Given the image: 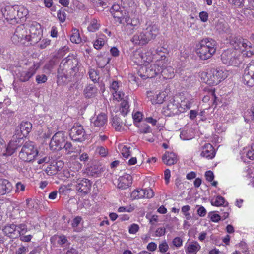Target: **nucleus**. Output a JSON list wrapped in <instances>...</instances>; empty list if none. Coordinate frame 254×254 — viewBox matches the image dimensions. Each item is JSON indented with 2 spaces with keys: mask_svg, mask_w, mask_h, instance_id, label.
I'll return each instance as SVG.
<instances>
[{
  "mask_svg": "<svg viewBox=\"0 0 254 254\" xmlns=\"http://www.w3.org/2000/svg\"><path fill=\"white\" fill-rule=\"evenodd\" d=\"M230 44L232 48L225 50L221 56L222 63L226 65L237 66L241 62L242 57H251L254 53V47L247 40L236 38Z\"/></svg>",
  "mask_w": 254,
  "mask_h": 254,
  "instance_id": "f257e3e1",
  "label": "nucleus"
},
{
  "mask_svg": "<svg viewBox=\"0 0 254 254\" xmlns=\"http://www.w3.org/2000/svg\"><path fill=\"white\" fill-rule=\"evenodd\" d=\"M122 8L125 11L120 10L119 4H114L110 9V12L116 21L120 23L125 20L127 27H131L132 29L138 27L140 25L139 18L135 15L137 5L132 0H122Z\"/></svg>",
  "mask_w": 254,
  "mask_h": 254,
  "instance_id": "f03ea898",
  "label": "nucleus"
},
{
  "mask_svg": "<svg viewBox=\"0 0 254 254\" xmlns=\"http://www.w3.org/2000/svg\"><path fill=\"white\" fill-rule=\"evenodd\" d=\"M160 73L164 79H172L174 77V68L168 65V60H157L151 64L150 68L144 66L139 70L140 76L143 79L153 78Z\"/></svg>",
  "mask_w": 254,
  "mask_h": 254,
  "instance_id": "7ed1b4c3",
  "label": "nucleus"
},
{
  "mask_svg": "<svg viewBox=\"0 0 254 254\" xmlns=\"http://www.w3.org/2000/svg\"><path fill=\"white\" fill-rule=\"evenodd\" d=\"M29 34L24 29L23 26H20L16 29L15 34L13 36L14 39L17 37L21 41L25 39L30 42L31 44H34L38 43L42 35V30L41 26L37 22L34 21L30 24L29 28Z\"/></svg>",
  "mask_w": 254,
  "mask_h": 254,
  "instance_id": "20e7f679",
  "label": "nucleus"
},
{
  "mask_svg": "<svg viewBox=\"0 0 254 254\" xmlns=\"http://www.w3.org/2000/svg\"><path fill=\"white\" fill-rule=\"evenodd\" d=\"M195 51L200 59L202 60L209 59L216 53V43L212 39H203L196 44Z\"/></svg>",
  "mask_w": 254,
  "mask_h": 254,
  "instance_id": "39448f33",
  "label": "nucleus"
},
{
  "mask_svg": "<svg viewBox=\"0 0 254 254\" xmlns=\"http://www.w3.org/2000/svg\"><path fill=\"white\" fill-rule=\"evenodd\" d=\"M131 59L136 64L141 66L138 72L140 76L139 70L142 67L145 66L150 68V66L151 65H150V63L153 61L152 51L149 50L143 53L139 50H136L131 56Z\"/></svg>",
  "mask_w": 254,
  "mask_h": 254,
  "instance_id": "423d86ee",
  "label": "nucleus"
},
{
  "mask_svg": "<svg viewBox=\"0 0 254 254\" xmlns=\"http://www.w3.org/2000/svg\"><path fill=\"white\" fill-rule=\"evenodd\" d=\"M38 154V151L32 142H26L19 153L20 158L24 161L33 160Z\"/></svg>",
  "mask_w": 254,
  "mask_h": 254,
  "instance_id": "0eeeda50",
  "label": "nucleus"
},
{
  "mask_svg": "<svg viewBox=\"0 0 254 254\" xmlns=\"http://www.w3.org/2000/svg\"><path fill=\"white\" fill-rule=\"evenodd\" d=\"M71 185L76 187L78 192L86 194L90 191L91 183L87 179H81L78 175L73 176Z\"/></svg>",
  "mask_w": 254,
  "mask_h": 254,
  "instance_id": "6e6552de",
  "label": "nucleus"
},
{
  "mask_svg": "<svg viewBox=\"0 0 254 254\" xmlns=\"http://www.w3.org/2000/svg\"><path fill=\"white\" fill-rule=\"evenodd\" d=\"M66 136L63 132H58L52 137L49 146L51 150H60L63 148V144L65 143Z\"/></svg>",
  "mask_w": 254,
  "mask_h": 254,
  "instance_id": "1a4fd4ad",
  "label": "nucleus"
},
{
  "mask_svg": "<svg viewBox=\"0 0 254 254\" xmlns=\"http://www.w3.org/2000/svg\"><path fill=\"white\" fill-rule=\"evenodd\" d=\"M169 92L167 88L155 93L150 91L147 92V96L153 104H162L168 96Z\"/></svg>",
  "mask_w": 254,
  "mask_h": 254,
  "instance_id": "9d476101",
  "label": "nucleus"
},
{
  "mask_svg": "<svg viewBox=\"0 0 254 254\" xmlns=\"http://www.w3.org/2000/svg\"><path fill=\"white\" fill-rule=\"evenodd\" d=\"M40 63H34L28 69L20 71L17 74V77L21 82L28 81L36 73L37 70L40 67Z\"/></svg>",
  "mask_w": 254,
  "mask_h": 254,
  "instance_id": "9b49d317",
  "label": "nucleus"
},
{
  "mask_svg": "<svg viewBox=\"0 0 254 254\" xmlns=\"http://www.w3.org/2000/svg\"><path fill=\"white\" fill-rule=\"evenodd\" d=\"M242 81L244 84L248 86H254V61L249 63L245 68Z\"/></svg>",
  "mask_w": 254,
  "mask_h": 254,
  "instance_id": "f8f14e48",
  "label": "nucleus"
},
{
  "mask_svg": "<svg viewBox=\"0 0 254 254\" xmlns=\"http://www.w3.org/2000/svg\"><path fill=\"white\" fill-rule=\"evenodd\" d=\"M176 97H170L167 105L163 109V113L166 116H172L179 114L178 102L176 101Z\"/></svg>",
  "mask_w": 254,
  "mask_h": 254,
  "instance_id": "ddd939ff",
  "label": "nucleus"
},
{
  "mask_svg": "<svg viewBox=\"0 0 254 254\" xmlns=\"http://www.w3.org/2000/svg\"><path fill=\"white\" fill-rule=\"evenodd\" d=\"M16 6L5 5L2 7L1 12L7 22L11 24H14L18 22L16 15Z\"/></svg>",
  "mask_w": 254,
  "mask_h": 254,
  "instance_id": "4468645a",
  "label": "nucleus"
},
{
  "mask_svg": "<svg viewBox=\"0 0 254 254\" xmlns=\"http://www.w3.org/2000/svg\"><path fill=\"white\" fill-rule=\"evenodd\" d=\"M32 129V124L29 122H22L20 126V130H17L14 135V139L17 138L19 142L22 141L23 138L28 135Z\"/></svg>",
  "mask_w": 254,
  "mask_h": 254,
  "instance_id": "2eb2a0df",
  "label": "nucleus"
},
{
  "mask_svg": "<svg viewBox=\"0 0 254 254\" xmlns=\"http://www.w3.org/2000/svg\"><path fill=\"white\" fill-rule=\"evenodd\" d=\"M70 136L75 141L81 142L85 139V131L81 125H75L71 129Z\"/></svg>",
  "mask_w": 254,
  "mask_h": 254,
  "instance_id": "dca6fc26",
  "label": "nucleus"
},
{
  "mask_svg": "<svg viewBox=\"0 0 254 254\" xmlns=\"http://www.w3.org/2000/svg\"><path fill=\"white\" fill-rule=\"evenodd\" d=\"M122 88L121 82L113 81L110 85V90L114 99L118 101L123 99L125 94L122 91Z\"/></svg>",
  "mask_w": 254,
  "mask_h": 254,
  "instance_id": "f3484780",
  "label": "nucleus"
},
{
  "mask_svg": "<svg viewBox=\"0 0 254 254\" xmlns=\"http://www.w3.org/2000/svg\"><path fill=\"white\" fill-rule=\"evenodd\" d=\"M77 64L78 61L76 58L68 56L62 61L60 67V68H63L64 69L66 70H72L75 71Z\"/></svg>",
  "mask_w": 254,
  "mask_h": 254,
  "instance_id": "a211bd4d",
  "label": "nucleus"
},
{
  "mask_svg": "<svg viewBox=\"0 0 254 254\" xmlns=\"http://www.w3.org/2000/svg\"><path fill=\"white\" fill-rule=\"evenodd\" d=\"M216 81L218 84L225 80L228 76V71L224 67L211 68Z\"/></svg>",
  "mask_w": 254,
  "mask_h": 254,
  "instance_id": "6ab92c4d",
  "label": "nucleus"
},
{
  "mask_svg": "<svg viewBox=\"0 0 254 254\" xmlns=\"http://www.w3.org/2000/svg\"><path fill=\"white\" fill-rule=\"evenodd\" d=\"M211 73H212L211 68H208L206 70L202 71L200 74L201 80L209 85H216L217 83L213 74Z\"/></svg>",
  "mask_w": 254,
  "mask_h": 254,
  "instance_id": "aec40b11",
  "label": "nucleus"
},
{
  "mask_svg": "<svg viewBox=\"0 0 254 254\" xmlns=\"http://www.w3.org/2000/svg\"><path fill=\"white\" fill-rule=\"evenodd\" d=\"M147 27L143 30L145 33L146 36L150 42L151 40L154 39L159 34V29L157 26L151 22H147Z\"/></svg>",
  "mask_w": 254,
  "mask_h": 254,
  "instance_id": "412c9836",
  "label": "nucleus"
},
{
  "mask_svg": "<svg viewBox=\"0 0 254 254\" xmlns=\"http://www.w3.org/2000/svg\"><path fill=\"white\" fill-rule=\"evenodd\" d=\"M107 122V117L105 114L101 113L91 120V125L95 130L103 127Z\"/></svg>",
  "mask_w": 254,
  "mask_h": 254,
  "instance_id": "4be33fe9",
  "label": "nucleus"
},
{
  "mask_svg": "<svg viewBox=\"0 0 254 254\" xmlns=\"http://www.w3.org/2000/svg\"><path fill=\"white\" fill-rule=\"evenodd\" d=\"M131 41L134 44L140 46L146 45L149 42L143 30L135 33L131 39Z\"/></svg>",
  "mask_w": 254,
  "mask_h": 254,
  "instance_id": "5701e85b",
  "label": "nucleus"
},
{
  "mask_svg": "<svg viewBox=\"0 0 254 254\" xmlns=\"http://www.w3.org/2000/svg\"><path fill=\"white\" fill-rule=\"evenodd\" d=\"M201 156L207 159H212L215 155L213 146L210 143L205 144L201 148Z\"/></svg>",
  "mask_w": 254,
  "mask_h": 254,
  "instance_id": "b1692460",
  "label": "nucleus"
},
{
  "mask_svg": "<svg viewBox=\"0 0 254 254\" xmlns=\"http://www.w3.org/2000/svg\"><path fill=\"white\" fill-rule=\"evenodd\" d=\"M131 183L132 177L126 174L119 178L117 186L120 189H125L129 187Z\"/></svg>",
  "mask_w": 254,
  "mask_h": 254,
  "instance_id": "393cba45",
  "label": "nucleus"
},
{
  "mask_svg": "<svg viewBox=\"0 0 254 254\" xmlns=\"http://www.w3.org/2000/svg\"><path fill=\"white\" fill-rule=\"evenodd\" d=\"M12 185L6 179H0V195H3L11 192Z\"/></svg>",
  "mask_w": 254,
  "mask_h": 254,
  "instance_id": "a878e982",
  "label": "nucleus"
},
{
  "mask_svg": "<svg viewBox=\"0 0 254 254\" xmlns=\"http://www.w3.org/2000/svg\"><path fill=\"white\" fill-rule=\"evenodd\" d=\"M22 143V141L19 142V140L17 138L14 139L13 136V139L9 142L6 148V152L4 155H11L14 153L16 149L21 145Z\"/></svg>",
  "mask_w": 254,
  "mask_h": 254,
  "instance_id": "bb28decb",
  "label": "nucleus"
},
{
  "mask_svg": "<svg viewBox=\"0 0 254 254\" xmlns=\"http://www.w3.org/2000/svg\"><path fill=\"white\" fill-rule=\"evenodd\" d=\"M178 160L176 154L173 152H166L162 156L163 162L167 165L175 164Z\"/></svg>",
  "mask_w": 254,
  "mask_h": 254,
  "instance_id": "cd10ccee",
  "label": "nucleus"
},
{
  "mask_svg": "<svg viewBox=\"0 0 254 254\" xmlns=\"http://www.w3.org/2000/svg\"><path fill=\"white\" fill-rule=\"evenodd\" d=\"M192 100L190 98H181V102L178 104L179 113H183L190 109L191 107Z\"/></svg>",
  "mask_w": 254,
  "mask_h": 254,
  "instance_id": "c85d7f7f",
  "label": "nucleus"
},
{
  "mask_svg": "<svg viewBox=\"0 0 254 254\" xmlns=\"http://www.w3.org/2000/svg\"><path fill=\"white\" fill-rule=\"evenodd\" d=\"M119 149L121 154L126 159H127L130 156L133 150H136L139 152L137 149H136L135 147L129 144L120 145Z\"/></svg>",
  "mask_w": 254,
  "mask_h": 254,
  "instance_id": "c756f323",
  "label": "nucleus"
},
{
  "mask_svg": "<svg viewBox=\"0 0 254 254\" xmlns=\"http://www.w3.org/2000/svg\"><path fill=\"white\" fill-rule=\"evenodd\" d=\"M233 110L227 105L222 106L221 109V115L224 121L228 122L232 119Z\"/></svg>",
  "mask_w": 254,
  "mask_h": 254,
  "instance_id": "7c9ffc66",
  "label": "nucleus"
},
{
  "mask_svg": "<svg viewBox=\"0 0 254 254\" xmlns=\"http://www.w3.org/2000/svg\"><path fill=\"white\" fill-rule=\"evenodd\" d=\"M112 126L115 129L118 131L125 130V124L122 120L117 116H115L112 120Z\"/></svg>",
  "mask_w": 254,
  "mask_h": 254,
  "instance_id": "2f4dec72",
  "label": "nucleus"
},
{
  "mask_svg": "<svg viewBox=\"0 0 254 254\" xmlns=\"http://www.w3.org/2000/svg\"><path fill=\"white\" fill-rule=\"evenodd\" d=\"M241 159L244 162L246 161V157L251 160H254V144L250 149H244L241 151Z\"/></svg>",
  "mask_w": 254,
  "mask_h": 254,
  "instance_id": "473e14b6",
  "label": "nucleus"
},
{
  "mask_svg": "<svg viewBox=\"0 0 254 254\" xmlns=\"http://www.w3.org/2000/svg\"><path fill=\"white\" fill-rule=\"evenodd\" d=\"M167 52V49L163 46L158 47L155 50V53L157 55H155L153 54L152 53V56L153 57V60H156L157 61L158 60H162V59H164L165 60H167L166 59V57L165 56V54Z\"/></svg>",
  "mask_w": 254,
  "mask_h": 254,
  "instance_id": "72a5a7b5",
  "label": "nucleus"
},
{
  "mask_svg": "<svg viewBox=\"0 0 254 254\" xmlns=\"http://www.w3.org/2000/svg\"><path fill=\"white\" fill-rule=\"evenodd\" d=\"M2 231L5 235L9 237H16V225L14 224L6 225L2 229Z\"/></svg>",
  "mask_w": 254,
  "mask_h": 254,
  "instance_id": "f704fd0d",
  "label": "nucleus"
},
{
  "mask_svg": "<svg viewBox=\"0 0 254 254\" xmlns=\"http://www.w3.org/2000/svg\"><path fill=\"white\" fill-rule=\"evenodd\" d=\"M200 248V245L197 242H193L188 245L186 252L190 254H196Z\"/></svg>",
  "mask_w": 254,
  "mask_h": 254,
  "instance_id": "c9c22d12",
  "label": "nucleus"
},
{
  "mask_svg": "<svg viewBox=\"0 0 254 254\" xmlns=\"http://www.w3.org/2000/svg\"><path fill=\"white\" fill-rule=\"evenodd\" d=\"M97 93V89L94 85H89L84 90V94L86 98H91Z\"/></svg>",
  "mask_w": 254,
  "mask_h": 254,
  "instance_id": "e433bc0d",
  "label": "nucleus"
},
{
  "mask_svg": "<svg viewBox=\"0 0 254 254\" xmlns=\"http://www.w3.org/2000/svg\"><path fill=\"white\" fill-rule=\"evenodd\" d=\"M17 13L16 17L17 19H24L26 18L29 13L28 10L24 6H16Z\"/></svg>",
  "mask_w": 254,
  "mask_h": 254,
  "instance_id": "4c0bfd02",
  "label": "nucleus"
},
{
  "mask_svg": "<svg viewBox=\"0 0 254 254\" xmlns=\"http://www.w3.org/2000/svg\"><path fill=\"white\" fill-rule=\"evenodd\" d=\"M180 136L183 140H189L194 137V134L192 130L189 129L182 130Z\"/></svg>",
  "mask_w": 254,
  "mask_h": 254,
  "instance_id": "58836bf2",
  "label": "nucleus"
},
{
  "mask_svg": "<svg viewBox=\"0 0 254 254\" xmlns=\"http://www.w3.org/2000/svg\"><path fill=\"white\" fill-rule=\"evenodd\" d=\"M135 126L138 128V132L140 133H148L151 132L150 126L145 124L144 121L138 123Z\"/></svg>",
  "mask_w": 254,
  "mask_h": 254,
  "instance_id": "ea45409f",
  "label": "nucleus"
},
{
  "mask_svg": "<svg viewBox=\"0 0 254 254\" xmlns=\"http://www.w3.org/2000/svg\"><path fill=\"white\" fill-rule=\"evenodd\" d=\"M100 27V23L96 19H92L89 21V24L87 27L88 31L94 32L97 31Z\"/></svg>",
  "mask_w": 254,
  "mask_h": 254,
  "instance_id": "a19ab883",
  "label": "nucleus"
},
{
  "mask_svg": "<svg viewBox=\"0 0 254 254\" xmlns=\"http://www.w3.org/2000/svg\"><path fill=\"white\" fill-rule=\"evenodd\" d=\"M225 201L224 198L221 196H217L213 197L211 199V204L213 206H220L227 205V203L225 204Z\"/></svg>",
  "mask_w": 254,
  "mask_h": 254,
  "instance_id": "79ce46f5",
  "label": "nucleus"
},
{
  "mask_svg": "<svg viewBox=\"0 0 254 254\" xmlns=\"http://www.w3.org/2000/svg\"><path fill=\"white\" fill-rule=\"evenodd\" d=\"M70 41L76 44H79L81 42V38L78 29L75 28L72 29V34L70 36Z\"/></svg>",
  "mask_w": 254,
  "mask_h": 254,
  "instance_id": "37998d69",
  "label": "nucleus"
},
{
  "mask_svg": "<svg viewBox=\"0 0 254 254\" xmlns=\"http://www.w3.org/2000/svg\"><path fill=\"white\" fill-rule=\"evenodd\" d=\"M28 231V228L25 224L22 223L16 225V236H21Z\"/></svg>",
  "mask_w": 254,
  "mask_h": 254,
  "instance_id": "c03bdc74",
  "label": "nucleus"
},
{
  "mask_svg": "<svg viewBox=\"0 0 254 254\" xmlns=\"http://www.w3.org/2000/svg\"><path fill=\"white\" fill-rule=\"evenodd\" d=\"M105 40L106 37L104 35L98 38L94 42V47L97 50L101 49L105 44Z\"/></svg>",
  "mask_w": 254,
  "mask_h": 254,
  "instance_id": "a18cd8bd",
  "label": "nucleus"
},
{
  "mask_svg": "<svg viewBox=\"0 0 254 254\" xmlns=\"http://www.w3.org/2000/svg\"><path fill=\"white\" fill-rule=\"evenodd\" d=\"M190 211V207L188 205L183 206L181 208V212L186 220H189L191 218Z\"/></svg>",
  "mask_w": 254,
  "mask_h": 254,
  "instance_id": "49530a36",
  "label": "nucleus"
},
{
  "mask_svg": "<svg viewBox=\"0 0 254 254\" xmlns=\"http://www.w3.org/2000/svg\"><path fill=\"white\" fill-rule=\"evenodd\" d=\"M143 114L139 111H134L132 113V118L133 119V121L135 125H136L138 123H141L143 119Z\"/></svg>",
  "mask_w": 254,
  "mask_h": 254,
  "instance_id": "de8ad7c7",
  "label": "nucleus"
},
{
  "mask_svg": "<svg viewBox=\"0 0 254 254\" xmlns=\"http://www.w3.org/2000/svg\"><path fill=\"white\" fill-rule=\"evenodd\" d=\"M82 220V218L80 216L75 217L71 222L72 227L74 229L75 231H80V229L78 228L79 225L81 224Z\"/></svg>",
  "mask_w": 254,
  "mask_h": 254,
  "instance_id": "09e8293b",
  "label": "nucleus"
},
{
  "mask_svg": "<svg viewBox=\"0 0 254 254\" xmlns=\"http://www.w3.org/2000/svg\"><path fill=\"white\" fill-rule=\"evenodd\" d=\"M205 177L207 181L211 182V185L213 186L216 187L217 185V182L214 181V175L213 173L211 171H207L205 173Z\"/></svg>",
  "mask_w": 254,
  "mask_h": 254,
  "instance_id": "8fccbe9b",
  "label": "nucleus"
},
{
  "mask_svg": "<svg viewBox=\"0 0 254 254\" xmlns=\"http://www.w3.org/2000/svg\"><path fill=\"white\" fill-rule=\"evenodd\" d=\"M144 194L143 190L142 189L136 190H133L131 194V198L132 199L143 198V195Z\"/></svg>",
  "mask_w": 254,
  "mask_h": 254,
  "instance_id": "3c124183",
  "label": "nucleus"
},
{
  "mask_svg": "<svg viewBox=\"0 0 254 254\" xmlns=\"http://www.w3.org/2000/svg\"><path fill=\"white\" fill-rule=\"evenodd\" d=\"M129 105L126 100H124L121 103L120 112L123 116L126 115L128 112Z\"/></svg>",
  "mask_w": 254,
  "mask_h": 254,
  "instance_id": "603ef678",
  "label": "nucleus"
},
{
  "mask_svg": "<svg viewBox=\"0 0 254 254\" xmlns=\"http://www.w3.org/2000/svg\"><path fill=\"white\" fill-rule=\"evenodd\" d=\"M89 74L90 78L93 82H96L99 79V74L98 72L94 69H90Z\"/></svg>",
  "mask_w": 254,
  "mask_h": 254,
  "instance_id": "864d4df0",
  "label": "nucleus"
},
{
  "mask_svg": "<svg viewBox=\"0 0 254 254\" xmlns=\"http://www.w3.org/2000/svg\"><path fill=\"white\" fill-rule=\"evenodd\" d=\"M142 190H143L144 193L143 198H151L153 197L154 192L151 188L142 189Z\"/></svg>",
  "mask_w": 254,
  "mask_h": 254,
  "instance_id": "5fc2aeb1",
  "label": "nucleus"
},
{
  "mask_svg": "<svg viewBox=\"0 0 254 254\" xmlns=\"http://www.w3.org/2000/svg\"><path fill=\"white\" fill-rule=\"evenodd\" d=\"M134 210V206L132 205L127 206H121L118 209V212L120 213L122 212H132Z\"/></svg>",
  "mask_w": 254,
  "mask_h": 254,
  "instance_id": "6e6d98bb",
  "label": "nucleus"
},
{
  "mask_svg": "<svg viewBox=\"0 0 254 254\" xmlns=\"http://www.w3.org/2000/svg\"><path fill=\"white\" fill-rule=\"evenodd\" d=\"M38 42H39L38 46L42 49H44L50 45L51 40L47 38H45L42 40L40 39Z\"/></svg>",
  "mask_w": 254,
  "mask_h": 254,
  "instance_id": "4d7b16f0",
  "label": "nucleus"
},
{
  "mask_svg": "<svg viewBox=\"0 0 254 254\" xmlns=\"http://www.w3.org/2000/svg\"><path fill=\"white\" fill-rule=\"evenodd\" d=\"M168 249V245L165 241H163L159 245V250L161 253L166 252Z\"/></svg>",
  "mask_w": 254,
  "mask_h": 254,
  "instance_id": "13d9d810",
  "label": "nucleus"
},
{
  "mask_svg": "<svg viewBox=\"0 0 254 254\" xmlns=\"http://www.w3.org/2000/svg\"><path fill=\"white\" fill-rule=\"evenodd\" d=\"M208 216L211 220L214 222H218L220 220V216L215 212H210Z\"/></svg>",
  "mask_w": 254,
  "mask_h": 254,
  "instance_id": "bf43d9fd",
  "label": "nucleus"
},
{
  "mask_svg": "<svg viewBox=\"0 0 254 254\" xmlns=\"http://www.w3.org/2000/svg\"><path fill=\"white\" fill-rule=\"evenodd\" d=\"M47 80V77L45 75H37L36 76V81L38 84L45 83Z\"/></svg>",
  "mask_w": 254,
  "mask_h": 254,
  "instance_id": "052dcab7",
  "label": "nucleus"
},
{
  "mask_svg": "<svg viewBox=\"0 0 254 254\" xmlns=\"http://www.w3.org/2000/svg\"><path fill=\"white\" fill-rule=\"evenodd\" d=\"M139 228L137 224H132L129 226L128 232L131 234H134L138 231Z\"/></svg>",
  "mask_w": 254,
  "mask_h": 254,
  "instance_id": "680f3d73",
  "label": "nucleus"
},
{
  "mask_svg": "<svg viewBox=\"0 0 254 254\" xmlns=\"http://www.w3.org/2000/svg\"><path fill=\"white\" fill-rule=\"evenodd\" d=\"M230 4L236 7H241L243 5L244 0H228Z\"/></svg>",
  "mask_w": 254,
  "mask_h": 254,
  "instance_id": "e2e57ef3",
  "label": "nucleus"
},
{
  "mask_svg": "<svg viewBox=\"0 0 254 254\" xmlns=\"http://www.w3.org/2000/svg\"><path fill=\"white\" fill-rule=\"evenodd\" d=\"M210 94L211 95V101H212L213 104H214L215 105H218L220 102L219 99L218 97L216 96L214 91H210Z\"/></svg>",
  "mask_w": 254,
  "mask_h": 254,
  "instance_id": "0e129e2a",
  "label": "nucleus"
},
{
  "mask_svg": "<svg viewBox=\"0 0 254 254\" xmlns=\"http://www.w3.org/2000/svg\"><path fill=\"white\" fill-rule=\"evenodd\" d=\"M237 246L245 254H248L247 246L245 242H241Z\"/></svg>",
  "mask_w": 254,
  "mask_h": 254,
  "instance_id": "69168bd1",
  "label": "nucleus"
},
{
  "mask_svg": "<svg viewBox=\"0 0 254 254\" xmlns=\"http://www.w3.org/2000/svg\"><path fill=\"white\" fill-rule=\"evenodd\" d=\"M165 232L166 229L164 227H159L155 230L154 236L156 237H161L165 234Z\"/></svg>",
  "mask_w": 254,
  "mask_h": 254,
  "instance_id": "338daca9",
  "label": "nucleus"
},
{
  "mask_svg": "<svg viewBox=\"0 0 254 254\" xmlns=\"http://www.w3.org/2000/svg\"><path fill=\"white\" fill-rule=\"evenodd\" d=\"M58 238V243L61 245V246H63L64 245L66 244L68 242L66 237L64 235H61L57 237Z\"/></svg>",
  "mask_w": 254,
  "mask_h": 254,
  "instance_id": "774afa93",
  "label": "nucleus"
}]
</instances>
